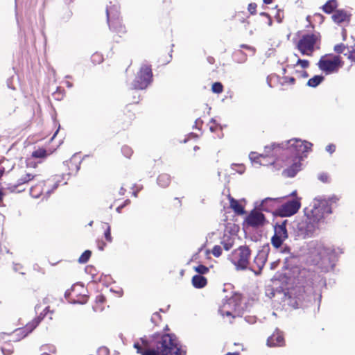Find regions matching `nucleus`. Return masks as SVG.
I'll return each instance as SVG.
<instances>
[{
  "instance_id": "nucleus-43",
  "label": "nucleus",
  "mask_w": 355,
  "mask_h": 355,
  "mask_svg": "<svg viewBox=\"0 0 355 355\" xmlns=\"http://www.w3.org/2000/svg\"><path fill=\"white\" fill-rule=\"evenodd\" d=\"M275 19L278 23H282L284 19V12L278 10L277 14L275 16Z\"/></svg>"
},
{
  "instance_id": "nucleus-18",
  "label": "nucleus",
  "mask_w": 355,
  "mask_h": 355,
  "mask_svg": "<svg viewBox=\"0 0 355 355\" xmlns=\"http://www.w3.org/2000/svg\"><path fill=\"white\" fill-rule=\"evenodd\" d=\"M284 344L283 334L279 330L275 331L267 340V345L270 347H282Z\"/></svg>"
},
{
  "instance_id": "nucleus-51",
  "label": "nucleus",
  "mask_w": 355,
  "mask_h": 355,
  "mask_svg": "<svg viewBox=\"0 0 355 355\" xmlns=\"http://www.w3.org/2000/svg\"><path fill=\"white\" fill-rule=\"evenodd\" d=\"M240 47L242 49L249 50V51H252L253 53L255 52V49L252 46L248 45V44H241L240 46Z\"/></svg>"
},
{
  "instance_id": "nucleus-50",
  "label": "nucleus",
  "mask_w": 355,
  "mask_h": 355,
  "mask_svg": "<svg viewBox=\"0 0 355 355\" xmlns=\"http://www.w3.org/2000/svg\"><path fill=\"white\" fill-rule=\"evenodd\" d=\"M134 348L137 349V352L138 354H141L144 352L143 348L141 345L139 343H134Z\"/></svg>"
},
{
  "instance_id": "nucleus-25",
  "label": "nucleus",
  "mask_w": 355,
  "mask_h": 355,
  "mask_svg": "<svg viewBox=\"0 0 355 355\" xmlns=\"http://www.w3.org/2000/svg\"><path fill=\"white\" fill-rule=\"evenodd\" d=\"M80 163L79 162H77L74 159H70L69 160L66 162V165L69 168V175H73L76 174L80 169Z\"/></svg>"
},
{
  "instance_id": "nucleus-42",
  "label": "nucleus",
  "mask_w": 355,
  "mask_h": 355,
  "mask_svg": "<svg viewBox=\"0 0 355 355\" xmlns=\"http://www.w3.org/2000/svg\"><path fill=\"white\" fill-rule=\"evenodd\" d=\"M98 355H110V350L106 347H100L97 351Z\"/></svg>"
},
{
  "instance_id": "nucleus-15",
  "label": "nucleus",
  "mask_w": 355,
  "mask_h": 355,
  "mask_svg": "<svg viewBox=\"0 0 355 355\" xmlns=\"http://www.w3.org/2000/svg\"><path fill=\"white\" fill-rule=\"evenodd\" d=\"M352 16V13L345 9H337L331 15V19L337 25L345 27L349 25Z\"/></svg>"
},
{
  "instance_id": "nucleus-35",
  "label": "nucleus",
  "mask_w": 355,
  "mask_h": 355,
  "mask_svg": "<svg viewBox=\"0 0 355 355\" xmlns=\"http://www.w3.org/2000/svg\"><path fill=\"white\" fill-rule=\"evenodd\" d=\"M121 152L123 155L127 158H130L133 153L132 149L127 145L122 146Z\"/></svg>"
},
{
  "instance_id": "nucleus-44",
  "label": "nucleus",
  "mask_w": 355,
  "mask_h": 355,
  "mask_svg": "<svg viewBox=\"0 0 355 355\" xmlns=\"http://www.w3.org/2000/svg\"><path fill=\"white\" fill-rule=\"evenodd\" d=\"M318 179L323 183L329 182V176L327 173H321L318 176Z\"/></svg>"
},
{
  "instance_id": "nucleus-8",
  "label": "nucleus",
  "mask_w": 355,
  "mask_h": 355,
  "mask_svg": "<svg viewBox=\"0 0 355 355\" xmlns=\"http://www.w3.org/2000/svg\"><path fill=\"white\" fill-rule=\"evenodd\" d=\"M318 68L326 75L337 73L344 65L340 55L326 54L322 55L317 63Z\"/></svg>"
},
{
  "instance_id": "nucleus-62",
  "label": "nucleus",
  "mask_w": 355,
  "mask_h": 355,
  "mask_svg": "<svg viewBox=\"0 0 355 355\" xmlns=\"http://www.w3.org/2000/svg\"><path fill=\"white\" fill-rule=\"evenodd\" d=\"M4 171H5V170H4V168H3L0 169V179H1V177L3 176V173H4Z\"/></svg>"
},
{
  "instance_id": "nucleus-28",
  "label": "nucleus",
  "mask_w": 355,
  "mask_h": 355,
  "mask_svg": "<svg viewBox=\"0 0 355 355\" xmlns=\"http://www.w3.org/2000/svg\"><path fill=\"white\" fill-rule=\"evenodd\" d=\"M37 175H35L30 173H26L24 175H21L17 181V184L15 186V188L19 187L22 184H26L29 182L31 180H33Z\"/></svg>"
},
{
  "instance_id": "nucleus-36",
  "label": "nucleus",
  "mask_w": 355,
  "mask_h": 355,
  "mask_svg": "<svg viewBox=\"0 0 355 355\" xmlns=\"http://www.w3.org/2000/svg\"><path fill=\"white\" fill-rule=\"evenodd\" d=\"M195 270L200 275H203L209 272V268L204 265L200 264L195 267Z\"/></svg>"
},
{
  "instance_id": "nucleus-29",
  "label": "nucleus",
  "mask_w": 355,
  "mask_h": 355,
  "mask_svg": "<svg viewBox=\"0 0 355 355\" xmlns=\"http://www.w3.org/2000/svg\"><path fill=\"white\" fill-rule=\"evenodd\" d=\"M324 76L321 75H315L308 80L307 85L311 87H316L324 80Z\"/></svg>"
},
{
  "instance_id": "nucleus-19",
  "label": "nucleus",
  "mask_w": 355,
  "mask_h": 355,
  "mask_svg": "<svg viewBox=\"0 0 355 355\" xmlns=\"http://www.w3.org/2000/svg\"><path fill=\"white\" fill-rule=\"evenodd\" d=\"M280 199L281 198H268L264 199L261 203V209L266 211H270L279 202Z\"/></svg>"
},
{
  "instance_id": "nucleus-4",
  "label": "nucleus",
  "mask_w": 355,
  "mask_h": 355,
  "mask_svg": "<svg viewBox=\"0 0 355 355\" xmlns=\"http://www.w3.org/2000/svg\"><path fill=\"white\" fill-rule=\"evenodd\" d=\"M155 347L162 355H185L175 335L166 334L156 342Z\"/></svg>"
},
{
  "instance_id": "nucleus-23",
  "label": "nucleus",
  "mask_w": 355,
  "mask_h": 355,
  "mask_svg": "<svg viewBox=\"0 0 355 355\" xmlns=\"http://www.w3.org/2000/svg\"><path fill=\"white\" fill-rule=\"evenodd\" d=\"M12 254L5 247L2 246L0 243V264L8 263L11 260Z\"/></svg>"
},
{
  "instance_id": "nucleus-32",
  "label": "nucleus",
  "mask_w": 355,
  "mask_h": 355,
  "mask_svg": "<svg viewBox=\"0 0 355 355\" xmlns=\"http://www.w3.org/2000/svg\"><path fill=\"white\" fill-rule=\"evenodd\" d=\"M221 244L223 248L228 251L230 250L234 245V240L231 237H228L226 240H223L221 242Z\"/></svg>"
},
{
  "instance_id": "nucleus-57",
  "label": "nucleus",
  "mask_w": 355,
  "mask_h": 355,
  "mask_svg": "<svg viewBox=\"0 0 355 355\" xmlns=\"http://www.w3.org/2000/svg\"><path fill=\"white\" fill-rule=\"evenodd\" d=\"M164 5H168L171 3V0H161Z\"/></svg>"
},
{
  "instance_id": "nucleus-56",
  "label": "nucleus",
  "mask_w": 355,
  "mask_h": 355,
  "mask_svg": "<svg viewBox=\"0 0 355 355\" xmlns=\"http://www.w3.org/2000/svg\"><path fill=\"white\" fill-rule=\"evenodd\" d=\"M222 311V315L224 316V315H227V316H232L231 312L230 311H225L224 312L223 311Z\"/></svg>"
},
{
  "instance_id": "nucleus-58",
  "label": "nucleus",
  "mask_w": 355,
  "mask_h": 355,
  "mask_svg": "<svg viewBox=\"0 0 355 355\" xmlns=\"http://www.w3.org/2000/svg\"><path fill=\"white\" fill-rule=\"evenodd\" d=\"M315 16L319 17L322 21L324 19V16L320 13H315Z\"/></svg>"
},
{
  "instance_id": "nucleus-16",
  "label": "nucleus",
  "mask_w": 355,
  "mask_h": 355,
  "mask_svg": "<svg viewBox=\"0 0 355 355\" xmlns=\"http://www.w3.org/2000/svg\"><path fill=\"white\" fill-rule=\"evenodd\" d=\"M245 221L248 226L258 227L264 225L266 223V219L260 211L253 209L248 215Z\"/></svg>"
},
{
  "instance_id": "nucleus-22",
  "label": "nucleus",
  "mask_w": 355,
  "mask_h": 355,
  "mask_svg": "<svg viewBox=\"0 0 355 355\" xmlns=\"http://www.w3.org/2000/svg\"><path fill=\"white\" fill-rule=\"evenodd\" d=\"M52 154L51 150H46L44 148H38L32 152L31 157L35 159H45Z\"/></svg>"
},
{
  "instance_id": "nucleus-63",
  "label": "nucleus",
  "mask_w": 355,
  "mask_h": 355,
  "mask_svg": "<svg viewBox=\"0 0 355 355\" xmlns=\"http://www.w3.org/2000/svg\"><path fill=\"white\" fill-rule=\"evenodd\" d=\"M256 155V153H252L250 154V157H251V158H254V159L257 158V157H258L257 156L254 157V155Z\"/></svg>"
},
{
  "instance_id": "nucleus-60",
  "label": "nucleus",
  "mask_w": 355,
  "mask_h": 355,
  "mask_svg": "<svg viewBox=\"0 0 355 355\" xmlns=\"http://www.w3.org/2000/svg\"><path fill=\"white\" fill-rule=\"evenodd\" d=\"M71 16H72V12L71 10H69L67 15L66 16V18L69 19Z\"/></svg>"
},
{
  "instance_id": "nucleus-13",
  "label": "nucleus",
  "mask_w": 355,
  "mask_h": 355,
  "mask_svg": "<svg viewBox=\"0 0 355 355\" xmlns=\"http://www.w3.org/2000/svg\"><path fill=\"white\" fill-rule=\"evenodd\" d=\"M301 198L296 197L295 198L288 200L285 203L278 206L275 209V213L282 217H288L296 214L301 207Z\"/></svg>"
},
{
  "instance_id": "nucleus-27",
  "label": "nucleus",
  "mask_w": 355,
  "mask_h": 355,
  "mask_svg": "<svg viewBox=\"0 0 355 355\" xmlns=\"http://www.w3.org/2000/svg\"><path fill=\"white\" fill-rule=\"evenodd\" d=\"M266 261V258L263 252L258 253L254 259V264L258 270H261Z\"/></svg>"
},
{
  "instance_id": "nucleus-55",
  "label": "nucleus",
  "mask_w": 355,
  "mask_h": 355,
  "mask_svg": "<svg viewBox=\"0 0 355 355\" xmlns=\"http://www.w3.org/2000/svg\"><path fill=\"white\" fill-rule=\"evenodd\" d=\"M300 73L301 77L304 78H306L309 76V73L306 71H302L300 72Z\"/></svg>"
},
{
  "instance_id": "nucleus-30",
  "label": "nucleus",
  "mask_w": 355,
  "mask_h": 355,
  "mask_svg": "<svg viewBox=\"0 0 355 355\" xmlns=\"http://www.w3.org/2000/svg\"><path fill=\"white\" fill-rule=\"evenodd\" d=\"M278 83L282 87H284L287 85H294L295 83V78L293 77L288 76H278Z\"/></svg>"
},
{
  "instance_id": "nucleus-26",
  "label": "nucleus",
  "mask_w": 355,
  "mask_h": 355,
  "mask_svg": "<svg viewBox=\"0 0 355 355\" xmlns=\"http://www.w3.org/2000/svg\"><path fill=\"white\" fill-rule=\"evenodd\" d=\"M157 181V184L160 187L166 188L170 185L171 182V178L170 175L167 173H161L158 175Z\"/></svg>"
},
{
  "instance_id": "nucleus-10",
  "label": "nucleus",
  "mask_w": 355,
  "mask_h": 355,
  "mask_svg": "<svg viewBox=\"0 0 355 355\" xmlns=\"http://www.w3.org/2000/svg\"><path fill=\"white\" fill-rule=\"evenodd\" d=\"M87 289L82 284H74L65 291V297L71 303L85 304L88 300Z\"/></svg>"
},
{
  "instance_id": "nucleus-54",
  "label": "nucleus",
  "mask_w": 355,
  "mask_h": 355,
  "mask_svg": "<svg viewBox=\"0 0 355 355\" xmlns=\"http://www.w3.org/2000/svg\"><path fill=\"white\" fill-rule=\"evenodd\" d=\"M6 336L5 332L0 333V345L6 339Z\"/></svg>"
},
{
  "instance_id": "nucleus-38",
  "label": "nucleus",
  "mask_w": 355,
  "mask_h": 355,
  "mask_svg": "<svg viewBox=\"0 0 355 355\" xmlns=\"http://www.w3.org/2000/svg\"><path fill=\"white\" fill-rule=\"evenodd\" d=\"M211 252L215 257H219L222 254V248L220 245H214Z\"/></svg>"
},
{
  "instance_id": "nucleus-34",
  "label": "nucleus",
  "mask_w": 355,
  "mask_h": 355,
  "mask_svg": "<svg viewBox=\"0 0 355 355\" xmlns=\"http://www.w3.org/2000/svg\"><path fill=\"white\" fill-rule=\"evenodd\" d=\"M211 91L216 94H220L223 92V85L220 82H216L211 86Z\"/></svg>"
},
{
  "instance_id": "nucleus-52",
  "label": "nucleus",
  "mask_w": 355,
  "mask_h": 355,
  "mask_svg": "<svg viewBox=\"0 0 355 355\" xmlns=\"http://www.w3.org/2000/svg\"><path fill=\"white\" fill-rule=\"evenodd\" d=\"M21 268H22V266L20 264H19V263H16L14 266V270L15 271H19L20 273L23 274L24 272L20 271Z\"/></svg>"
},
{
  "instance_id": "nucleus-53",
  "label": "nucleus",
  "mask_w": 355,
  "mask_h": 355,
  "mask_svg": "<svg viewBox=\"0 0 355 355\" xmlns=\"http://www.w3.org/2000/svg\"><path fill=\"white\" fill-rule=\"evenodd\" d=\"M130 200H126L125 201V203H124L123 205H120V206H119V207L116 208V211H117L118 212H121V209H122V208H123V207L126 204H128V203H130Z\"/></svg>"
},
{
  "instance_id": "nucleus-24",
  "label": "nucleus",
  "mask_w": 355,
  "mask_h": 355,
  "mask_svg": "<svg viewBox=\"0 0 355 355\" xmlns=\"http://www.w3.org/2000/svg\"><path fill=\"white\" fill-rule=\"evenodd\" d=\"M207 284V279L200 275H194L192 278V284L195 288H202Z\"/></svg>"
},
{
  "instance_id": "nucleus-45",
  "label": "nucleus",
  "mask_w": 355,
  "mask_h": 355,
  "mask_svg": "<svg viewBox=\"0 0 355 355\" xmlns=\"http://www.w3.org/2000/svg\"><path fill=\"white\" fill-rule=\"evenodd\" d=\"M248 10L250 12V14H252V15L256 14V12H257V4L255 3H250L248 5Z\"/></svg>"
},
{
  "instance_id": "nucleus-37",
  "label": "nucleus",
  "mask_w": 355,
  "mask_h": 355,
  "mask_svg": "<svg viewBox=\"0 0 355 355\" xmlns=\"http://www.w3.org/2000/svg\"><path fill=\"white\" fill-rule=\"evenodd\" d=\"M142 355H162V354L159 353V352L155 347V348H154V349H147L144 350V352L142 353Z\"/></svg>"
},
{
  "instance_id": "nucleus-5",
  "label": "nucleus",
  "mask_w": 355,
  "mask_h": 355,
  "mask_svg": "<svg viewBox=\"0 0 355 355\" xmlns=\"http://www.w3.org/2000/svg\"><path fill=\"white\" fill-rule=\"evenodd\" d=\"M48 311V308H46L37 317L27 323L24 327L17 328L11 334L6 333L7 336L3 341L5 343H15L26 337L38 326Z\"/></svg>"
},
{
  "instance_id": "nucleus-41",
  "label": "nucleus",
  "mask_w": 355,
  "mask_h": 355,
  "mask_svg": "<svg viewBox=\"0 0 355 355\" xmlns=\"http://www.w3.org/2000/svg\"><path fill=\"white\" fill-rule=\"evenodd\" d=\"M346 46L344 44L340 43L334 46V50L337 53H343L345 50Z\"/></svg>"
},
{
  "instance_id": "nucleus-46",
  "label": "nucleus",
  "mask_w": 355,
  "mask_h": 355,
  "mask_svg": "<svg viewBox=\"0 0 355 355\" xmlns=\"http://www.w3.org/2000/svg\"><path fill=\"white\" fill-rule=\"evenodd\" d=\"M105 301H106V298L102 294L98 295L96 297V304H103L105 302Z\"/></svg>"
},
{
  "instance_id": "nucleus-21",
  "label": "nucleus",
  "mask_w": 355,
  "mask_h": 355,
  "mask_svg": "<svg viewBox=\"0 0 355 355\" xmlns=\"http://www.w3.org/2000/svg\"><path fill=\"white\" fill-rule=\"evenodd\" d=\"M228 198L230 200V207L236 214L239 215H243L245 214L243 207L239 202L237 200L234 199L231 196H229Z\"/></svg>"
},
{
  "instance_id": "nucleus-59",
  "label": "nucleus",
  "mask_w": 355,
  "mask_h": 355,
  "mask_svg": "<svg viewBox=\"0 0 355 355\" xmlns=\"http://www.w3.org/2000/svg\"><path fill=\"white\" fill-rule=\"evenodd\" d=\"M225 355H240L239 352H228Z\"/></svg>"
},
{
  "instance_id": "nucleus-12",
  "label": "nucleus",
  "mask_w": 355,
  "mask_h": 355,
  "mask_svg": "<svg viewBox=\"0 0 355 355\" xmlns=\"http://www.w3.org/2000/svg\"><path fill=\"white\" fill-rule=\"evenodd\" d=\"M153 81V72L150 65L143 64L132 82L135 89H144Z\"/></svg>"
},
{
  "instance_id": "nucleus-6",
  "label": "nucleus",
  "mask_w": 355,
  "mask_h": 355,
  "mask_svg": "<svg viewBox=\"0 0 355 355\" xmlns=\"http://www.w3.org/2000/svg\"><path fill=\"white\" fill-rule=\"evenodd\" d=\"M59 182L60 180L56 177H51L46 180L39 181L31 187L30 193L35 198H47L58 188Z\"/></svg>"
},
{
  "instance_id": "nucleus-1",
  "label": "nucleus",
  "mask_w": 355,
  "mask_h": 355,
  "mask_svg": "<svg viewBox=\"0 0 355 355\" xmlns=\"http://www.w3.org/2000/svg\"><path fill=\"white\" fill-rule=\"evenodd\" d=\"M313 144L306 141L300 139H292L286 144H272L266 146V153H272V155L278 154L285 157L283 159L284 166L286 168L283 171L282 174L286 178H293L301 170L302 160L306 155L304 154L311 150Z\"/></svg>"
},
{
  "instance_id": "nucleus-64",
  "label": "nucleus",
  "mask_w": 355,
  "mask_h": 355,
  "mask_svg": "<svg viewBox=\"0 0 355 355\" xmlns=\"http://www.w3.org/2000/svg\"><path fill=\"white\" fill-rule=\"evenodd\" d=\"M296 194H297V191H295L292 192L291 196H296Z\"/></svg>"
},
{
  "instance_id": "nucleus-20",
  "label": "nucleus",
  "mask_w": 355,
  "mask_h": 355,
  "mask_svg": "<svg viewBox=\"0 0 355 355\" xmlns=\"http://www.w3.org/2000/svg\"><path fill=\"white\" fill-rule=\"evenodd\" d=\"M338 3L337 0H328L322 6V10L326 14H332L337 10Z\"/></svg>"
},
{
  "instance_id": "nucleus-9",
  "label": "nucleus",
  "mask_w": 355,
  "mask_h": 355,
  "mask_svg": "<svg viewBox=\"0 0 355 355\" xmlns=\"http://www.w3.org/2000/svg\"><path fill=\"white\" fill-rule=\"evenodd\" d=\"M251 256V250L248 245H241L234 250L230 255V260L236 269L245 270L248 268Z\"/></svg>"
},
{
  "instance_id": "nucleus-11",
  "label": "nucleus",
  "mask_w": 355,
  "mask_h": 355,
  "mask_svg": "<svg viewBox=\"0 0 355 355\" xmlns=\"http://www.w3.org/2000/svg\"><path fill=\"white\" fill-rule=\"evenodd\" d=\"M134 98H137L136 101L126 105L118 119L119 123L124 130L132 125L136 118V113L138 112L137 103L139 96H137V97L135 98V96H134Z\"/></svg>"
},
{
  "instance_id": "nucleus-47",
  "label": "nucleus",
  "mask_w": 355,
  "mask_h": 355,
  "mask_svg": "<svg viewBox=\"0 0 355 355\" xmlns=\"http://www.w3.org/2000/svg\"><path fill=\"white\" fill-rule=\"evenodd\" d=\"M260 15L263 16V17H265L267 19V20H268L267 24H268V25L269 26H272V18H271L270 15L268 13L265 12H262L260 13Z\"/></svg>"
},
{
  "instance_id": "nucleus-61",
  "label": "nucleus",
  "mask_w": 355,
  "mask_h": 355,
  "mask_svg": "<svg viewBox=\"0 0 355 355\" xmlns=\"http://www.w3.org/2000/svg\"><path fill=\"white\" fill-rule=\"evenodd\" d=\"M263 1L266 4H270L272 2V0H263Z\"/></svg>"
},
{
  "instance_id": "nucleus-39",
  "label": "nucleus",
  "mask_w": 355,
  "mask_h": 355,
  "mask_svg": "<svg viewBox=\"0 0 355 355\" xmlns=\"http://www.w3.org/2000/svg\"><path fill=\"white\" fill-rule=\"evenodd\" d=\"M297 65H300L302 69H306L309 67L310 62L307 60L298 59Z\"/></svg>"
},
{
  "instance_id": "nucleus-33",
  "label": "nucleus",
  "mask_w": 355,
  "mask_h": 355,
  "mask_svg": "<svg viewBox=\"0 0 355 355\" xmlns=\"http://www.w3.org/2000/svg\"><path fill=\"white\" fill-rule=\"evenodd\" d=\"M10 343H5L4 341H3L1 343V344L0 345V348L1 349V352L2 353L4 354V355H10L11 354H12L13 352V348L12 347H8V349L6 348L5 347V345H10Z\"/></svg>"
},
{
  "instance_id": "nucleus-2",
  "label": "nucleus",
  "mask_w": 355,
  "mask_h": 355,
  "mask_svg": "<svg viewBox=\"0 0 355 355\" xmlns=\"http://www.w3.org/2000/svg\"><path fill=\"white\" fill-rule=\"evenodd\" d=\"M340 198L333 195L328 198L318 197L313 200L310 209H305V216L311 225H307V230L311 232L315 225L323 221L326 215L332 213V206L337 205Z\"/></svg>"
},
{
  "instance_id": "nucleus-31",
  "label": "nucleus",
  "mask_w": 355,
  "mask_h": 355,
  "mask_svg": "<svg viewBox=\"0 0 355 355\" xmlns=\"http://www.w3.org/2000/svg\"><path fill=\"white\" fill-rule=\"evenodd\" d=\"M92 252L89 250H85L78 258V262L80 263H87L91 257Z\"/></svg>"
},
{
  "instance_id": "nucleus-48",
  "label": "nucleus",
  "mask_w": 355,
  "mask_h": 355,
  "mask_svg": "<svg viewBox=\"0 0 355 355\" xmlns=\"http://www.w3.org/2000/svg\"><path fill=\"white\" fill-rule=\"evenodd\" d=\"M347 58L355 62V46L349 51Z\"/></svg>"
},
{
  "instance_id": "nucleus-49",
  "label": "nucleus",
  "mask_w": 355,
  "mask_h": 355,
  "mask_svg": "<svg viewBox=\"0 0 355 355\" xmlns=\"http://www.w3.org/2000/svg\"><path fill=\"white\" fill-rule=\"evenodd\" d=\"M326 150L330 154H332L336 150V146L333 144H330L326 146Z\"/></svg>"
},
{
  "instance_id": "nucleus-17",
  "label": "nucleus",
  "mask_w": 355,
  "mask_h": 355,
  "mask_svg": "<svg viewBox=\"0 0 355 355\" xmlns=\"http://www.w3.org/2000/svg\"><path fill=\"white\" fill-rule=\"evenodd\" d=\"M106 12L110 30L120 37L126 34L127 30L125 25L123 24L122 20L119 17L116 19H110L108 10H106Z\"/></svg>"
},
{
  "instance_id": "nucleus-40",
  "label": "nucleus",
  "mask_w": 355,
  "mask_h": 355,
  "mask_svg": "<svg viewBox=\"0 0 355 355\" xmlns=\"http://www.w3.org/2000/svg\"><path fill=\"white\" fill-rule=\"evenodd\" d=\"M104 236L107 242H112V238L111 236V228L109 225H107V227L104 232Z\"/></svg>"
},
{
  "instance_id": "nucleus-3",
  "label": "nucleus",
  "mask_w": 355,
  "mask_h": 355,
  "mask_svg": "<svg viewBox=\"0 0 355 355\" xmlns=\"http://www.w3.org/2000/svg\"><path fill=\"white\" fill-rule=\"evenodd\" d=\"M322 37L319 32L306 33L298 40L296 47L303 55L312 56L320 49Z\"/></svg>"
},
{
  "instance_id": "nucleus-14",
  "label": "nucleus",
  "mask_w": 355,
  "mask_h": 355,
  "mask_svg": "<svg viewBox=\"0 0 355 355\" xmlns=\"http://www.w3.org/2000/svg\"><path fill=\"white\" fill-rule=\"evenodd\" d=\"M286 223L287 220H285L279 224L276 223L274 226L275 233L271 238V244L276 249L279 248L288 237Z\"/></svg>"
},
{
  "instance_id": "nucleus-7",
  "label": "nucleus",
  "mask_w": 355,
  "mask_h": 355,
  "mask_svg": "<svg viewBox=\"0 0 355 355\" xmlns=\"http://www.w3.org/2000/svg\"><path fill=\"white\" fill-rule=\"evenodd\" d=\"M336 251L331 246L319 245L312 256V262L321 269H327L335 257Z\"/></svg>"
}]
</instances>
